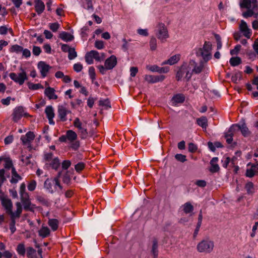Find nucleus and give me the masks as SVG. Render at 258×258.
I'll use <instances>...</instances> for the list:
<instances>
[{"mask_svg":"<svg viewBox=\"0 0 258 258\" xmlns=\"http://www.w3.org/2000/svg\"><path fill=\"white\" fill-rule=\"evenodd\" d=\"M61 172H59L57 176L54 178H47L44 182V188L49 192L52 194L55 191H58V189L60 190L62 189V186L60 185L59 178Z\"/></svg>","mask_w":258,"mask_h":258,"instance_id":"obj_1","label":"nucleus"},{"mask_svg":"<svg viewBox=\"0 0 258 258\" xmlns=\"http://www.w3.org/2000/svg\"><path fill=\"white\" fill-rule=\"evenodd\" d=\"M194 72V64L191 61L184 63L178 71L176 74L177 80H180L184 78L186 80H189L191 77Z\"/></svg>","mask_w":258,"mask_h":258,"instance_id":"obj_2","label":"nucleus"},{"mask_svg":"<svg viewBox=\"0 0 258 258\" xmlns=\"http://www.w3.org/2000/svg\"><path fill=\"white\" fill-rule=\"evenodd\" d=\"M19 194L24 210L25 211H34V209L36 208L35 205L31 203L29 198V195L28 193L26 191V185L24 183H22L20 185Z\"/></svg>","mask_w":258,"mask_h":258,"instance_id":"obj_3","label":"nucleus"},{"mask_svg":"<svg viewBox=\"0 0 258 258\" xmlns=\"http://www.w3.org/2000/svg\"><path fill=\"white\" fill-rule=\"evenodd\" d=\"M212 44L210 42L206 41L202 48H200L196 52L197 56H201L205 62L211 58Z\"/></svg>","mask_w":258,"mask_h":258,"instance_id":"obj_4","label":"nucleus"},{"mask_svg":"<svg viewBox=\"0 0 258 258\" xmlns=\"http://www.w3.org/2000/svg\"><path fill=\"white\" fill-rule=\"evenodd\" d=\"M214 247L213 241L206 239L203 240L197 245V250L200 252L209 253L211 252Z\"/></svg>","mask_w":258,"mask_h":258,"instance_id":"obj_5","label":"nucleus"},{"mask_svg":"<svg viewBox=\"0 0 258 258\" xmlns=\"http://www.w3.org/2000/svg\"><path fill=\"white\" fill-rule=\"evenodd\" d=\"M74 126L78 129V132L80 137L82 139H85L88 136V132L86 127V123L82 122L79 118L76 117L73 121Z\"/></svg>","mask_w":258,"mask_h":258,"instance_id":"obj_6","label":"nucleus"},{"mask_svg":"<svg viewBox=\"0 0 258 258\" xmlns=\"http://www.w3.org/2000/svg\"><path fill=\"white\" fill-rule=\"evenodd\" d=\"M21 72L19 73H11L9 76L11 80L15 82L22 85L26 80H28V76L26 71L22 68L20 69Z\"/></svg>","mask_w":258,"mask_h":258,"instance_id":"obj_7","label":"nucleus"},{"mask_svg":"<svg viewBox=\"0 0 258 258\" xmlns=\"http://www.w3.org/2000/svg\"><path fill=\"white\" fill-rule=\"evenodd\" d=\"M16 206L17 209L15 215L10 216L11 222L9 223V228L12 234H14L16 231V227L15 226L16 222V219L20 218L22 212V207L20 202H17L16 203Z\"/></svg>","mask_w":258,"mask_h":258,"instance_id":"obj_8","label":"nucleus"},{"mask_svg":"<svg viewBox=\"0 0 258 258\" xmlns=\"http://www.w3.org/2000/svg\"><path fill=\"white\" fill-rule=\"evenodd\" d=\"M156 35L162 42H164L169 35L167 27L163 23L159 24L157 27Z\"/></svg>","mask_w":258,"mask_h":258,"instance_id":"obj_9","label":"nucleus"},{"mask_svg":"<svg viewBox=\"0 0 258 258\" xmlns=\"http://www.w3.org/2000/svg\"><path fill=\"white\" fill-rule=\"evenodd\" d=\"M66 135L68 143L71 144V148L74 150H77L80 147V142L77 140L78 138L77 133L70 130L67 131Z\"/></svg>","mask_w":258,"mask_h":258,"instance_id":"obj_10","label":"nucleus"},{"mask_svg":"<svg viewBox=\"0 0 258 258\" xmlns=\"http://www.w3.org/2000/svg\"><path fill=\"white\" fill-rule=\"evenodd\" d=\"M2 205L3 207L5 208L6 211V213L10 215V216L15 215L16 213V211L14 212L12 211L13 209V203L10 199L4 197L1 199Z\"/></svg>","mask_w":258,"mask_h":258,"instance_id":"obj_11","label":"nucleus"},{"mask_svg":"<svg viewBox=\"0 0 258 258\" xmlns=\"http://www.w3.org/2000/svg\"><path fill=\"white\" fill-rule=\"evenodd\" d=\"M238 130L241 131L242 135L245 137L249 136L250 134L245 123H242L241 124H233L230 126V131L236 132Z\"/></svg>","mask_w":258,"mask_h":258,"instance_id":"obj_12","label":"nucleus"},{"mask_svg":"<svg viewBox=\"0 0 258 258\" xmlns=\"http://www.w3.org/2000/svg\"><path fill=\"white\" fill-rule=\"evenodd\" d=\"M28 114L25 113L24 108L21 106L16 107L12 114V119L14 122L18 121L23 116H27Z\"/></svg>","mask_w":258,"mask_h":258,"instance_id":"obj_13","label":"nucleus"},{"mask_svg":"<svg viewBox=\"0 0 258 258\" xmlns=\"http://www.w3.org/2000/svg\"><path fill=\"white\" fill-rule=\"evenodd\" d=\"M239 30L242 33L244 36L248 39L250 38L252 31L251 29L248 28L246 22L243 20H241L239 25Z\"/></svg>","mask_w":258,"mask_h":258,"instance_id":"obj_14","label":"nucleus"},{"mask_svg":"<svg viewBox=\"0 0 258 258\" xmlns=\"http://www.w3.org/2000/svg\"><path fill=\"white\" fill-rule=\"evenodd\" d=\"M35 135L32 132H28L25 135L21 137V140L24 145L30 146L31 142L35 138Z\"/></svg>","mask_w":258,"mask_h":258,"instance_id":"obj_15","label":"nucleus"},{"mask_svg":"<svg viewBox=\"0 0 258 258\" xmlns=\"http://www.w3.org/2000/svg\"><path fill=\"white\" fill-rule=\"evenodd\" d=\"M58 116L62 121H65L67 120V115L71 113L66 107L63 105H59L57 109Z\"/></svg>","mask_w":258,"mask_h":258,"instance_id":"obj_16","label":"nucleus"},{"mask_svg":"<svg viewBox=\"0 0 258 258\" xmlns=\"http://www.w3.org/2000/svg\"><path fill=\"white\" fill-rule=\"evenodd\" d=\"M37 67L43 78H44L47 76L49 70L51 68L48 64L42 61L38 62Z\"/></svg>","mask_w":258,"mask_h":258,"instance_id":"obj_17","label":"nucleus"},{"mask_svg":"<svg viewBox=\"0 0 258 258\" xmlns=\"http://www.w3.org/2000/svg\"><path fill=\"white\" fill-rule=\"evenodd\" d=\"M144 79L148 83H155L163 81L165 79V76L163 75L152 76L146 75L145 76Z\"/></svg>","mask_w":258,"mask_h":258,"instance_id":"obj_18","label":"nucleus"},{"mask_svg":"<svg viewBox=\"0 0 258 258\" xmlns=\"http://www.w3.org/2000/svg\"><path fill=\"white\" fill-rule=\"evenodd\" d=\"M105 66L107 70H111L115 67L117 64V58L114 55H112L107 58L105 61Z\"/></svg>","mask_w":258,"mask_h":258,"instance_id":"obj_19","label":"nucleus"},{"mask_svg":"<svg viewBox=\"0 0 258 258\" xmlns=\"http://www.w3.org/2000/svg\"><path fill=\"white\" fill-rule=\"evenodd\" d=\"M45 112L48 119L49 124H54V121L53 118L54 117V112L53 107L51 106H47L45 109Z\"/></svg>","mask_w":258,"mask_h":258,"instance_id":"obj_20","label":"nucleus"},{"mask_svg":"<svg viewBox=\"0 0 258 258\" xmlns=\"http://www.w3.org/2000/svg\"><path fill=\"white\" fill-rule=\"evenodd\" d=\"M218 161V158L217 157H214L210 161L211 167L209 170L212 173L217 172L219 170L220 167L217 162Z\"/></svg>","mask_w":258,"mask_h":258,"instance_id":"obj_21","label":"nucleus"},{"mask_svg":"<svg viewBox=\"0 0 258 258\" xmlns=\"http://www.w3.org/2000/svg\"><path fill=\"white\" fill-rule=\"evenodd\" d=\"M35 9L38 15L43 13L45 9V5L41 0H35Z\"/></svg>","mask_w":258,"mask_h":258,"instance_id":"obj_22","label":"nucleus"},{"mask_svg":"<svg viewBox=\"0 0 258 258\" xmlns=\"http://www.w3.org/2000/svg\"><path fill=\"white\" fill-rule=\"evenodd\" d=\"M55 90L48 87L45 89L44 94L48 97V98L50 100L51 99H56L58 97L55 93Z\"/></svg>","mask_w":258,"mask_h":258,"instance_id":"obj_23","label":"nucleus"},{"mask_svg":"<svg viewBox=\"0 0 258 258\" xmlns=\"http://www.w3.org/2000/svg\"><path fill=\"white\" fill-rule=\"evenodd\" d=\"M180 55L176 54L170 57L168 60L163 61L162 65L169 64L173 65L176 63L180 59Z\"/></svg>","mask_w":258,"mask_h":258,"instance_id":"obj_24","label":"nucleus"},{"mask_svg":"<svg viewBox=\"0 0 258 258\" xmlns=\"http://www.w3.org/2000/svg\"><path fill=\"white\" fill-rule=\"evenodd\" d=\"M60 164V161L58 157H54L50 162L45 165L47 167H50L52 169L56 170L59 167Z\"/></svg>","mask_w":258,"mask_h":258,"instance_id":"obj_25","label":"nucleus"},{"mask_svg":"<svg viewBox=\"0 0 258 258\" xmlns=\"http://www.w3.org/2000/svg\"><path fill=\"white\" fill-rule=\"evenodd\" d=\"M258 172V163L252 165L250 168L247 169L246 175L248 177H253Z\"/></svg>","mask_w":258,"mask_h":258,"instance_id":"obj_26","label":"nucleus"},{"mask_svg":"<svg viewBox=\"0 0 258 258\" xmlns=\"http://www.w3.org/2000/svg\"><path fill=\"white\" fill-rule=\"evenodd\" d=\"M59 37L66 42L71 41L74 39L73 35L65 31L61 32L59 34Z\"/></svg>","mask_w":258,"mask_h":258,"instance_id":"obj_27","label":"nucleus"},{"mask_svg":"<svg viewBox=\"0 0 258 258\" xmlns=\"http://www.w3.org/2000/svg\"><path fill=\"white\" fill-rule=\"evenodd\" d=\"M184 96L180 94L175 95L172 98L171 102L173 105L181 103L184 101Z\"/></svg>","mask_w":258,"mask_h":258,"instance_id":"obj_28","label":"nucleus"},{"mask_svg":"<svg viewBox=\"0 0 258 258\" xmlns=\"http://www.w3.org/2000/svg\"><path fill=\"white\" fill-rule=\"evenodd\" d=\"M197 123L200 126L202 127L203 130H206L208 126L207 118L205 116H202L200 118H198L197 119Z\"/></svg>","mask_w":258,"mask_h":258,"instance_id":"obj_29","label":"nucleus"},{"mask_svg":"<svg viewBox=\"0 0 258 258\" xmlns=\"http://www.w3.org/2000/svg\"><path fill=\"white\" fill-rule=\"evenodd\" d=\"M48 224L50 227L51 230L55 231L58 228L59 222L56 219H49Z\"/></svg>","mask_w":258,"mask_h":258,"instance_id":"obj_30","label":"nucleus"},{"mask_svg":"<svg viewBox=\"0 0 258 258\" xmlns=\"http://www.w3.org/2000/svg\"><path fill=\"white\" fill-rule=\"evenodd\" d=\"M50 233L49 229L46 226H42L38 231L39 235L43 238L48 237Z\"/></svg>","mask_w":258,"mask_h":258,"instance_id":"obj_31","label":"nucleus"},{"mask_svg":"<svg viewBox=\"0 0 258 258\" xmlns=\"http://www.w3.org/2000/svg\"><path fill=\"white\" fill-rule=\"evenodd\" d=\"M21 179V177L17 173L15 168H12V178L10 182L12 183H16L19 180Z\"/></svg>","mask_w":258,"mask_h":258,"instance_id":"obj_32","label":"nucleus"},{"mask_svg":"<svg viewBox=\"0 0 258 258\" xmlns=\"http://www.w3.org/2000/svg\"><path fill=\"white\" fill-rule=\"evenodd\" d=\"M152 252L155 258H157L158 254V241L156 239L153 240V245L152 247Z\"/></svg>","mask_w":258,"mask_h":258,"instance_id":"obj_33","label":"nucleus"},{"mask_svg":"<svg viewBox=\"0 0 258 258\" xmlns=\"http://www.w3.org/2000/svg\"><path fill=\"white\" fill-rule=\"evenodd\" d=\"M235 131H230V127L229 128L228 132L225 134V138L228 144H231L233 141V136Z\"/></svg>","mask_w":258,"mask_h":258,"instance_id":"obj_34","label":"nucleus"},{"mask_svg":"<svg viewBox=\"0 0 258 258\" xmlns=\"http://www.w3.org/2000/svg\"><path fill=\"white\" fill-rule=\"evenodd\" d=\"M255 7H256V4L255 5L253 4V8L252 9H247V10L245 12L242 13L243 17L247 18L252 16L253 15V11Z\"/></svg>","mask_w":258,"mask_h":258,"instance_id":"obj_35","label":"nucleus"},{"mask_svg":"<svg viewBox=\"0 0 258 258\" xmlns=\"http://www.w3.org/2000/svg\"><path fill=\"white\" fill-rule=\"evenodd\" d=\"M247 193L249 195H251L254 192V185L251 182H247L245 186Z\"/></svg>","mask_w":258,"mask_h":258,"instance_id":"obj_36","label":"nucleus"},{"mask_svg":"<svg viewBox=\"0 0 258 258\" xmlns=\"http://www.w3.org/2000/svg\"><path fill=\"white\" fill-rule=\"evenodd\" d=\"M181 208L183 211L186 214L190 213L192 210V206L188 202L185 203Z\"/></svg>","mask_w":258,"mask_h":258,"instance_id":"obj_37","label":"nucleus"},{"mask_svg":"<svg viewBox=\"0 0 258 258\" xmlns=\"http://www.w3.org/2000/svg\"><path fill=\"white\" fill-rule=\"evenodd\" d=\"M22 50L23 47L17 44L12 45L10 49V51L11 52H15L16 53L22 52Z\"/></svg>","mask_w":258,"mask_h":258,"instance_id":"obj_38","label":"nucleus"},{"mask_svg":"<svg viewBox=\"0 0 258 258\" xmlns=\"http://www.w3.org/2000/svg\"><path fill=\"white\" fill-rule=\"evenodd\" d=\"M241 59L239 57H233L230 59L229 62L233 67L239 65L241 63Z\"/></svg>","mask_w":258,"mask_h":258,"instance_id":"obj_39","label":"nucleus"},{"mask_svg":"<svg viewBox=\"0 0 258 258\" xmlns=\"http://www.w3.org/2000/svg\"><path fill=\"white\" fill-rule=\"evenodd\" d=\"M91 54H93V58L98 61H101L104 57L103 53L102 54V56H101L99 52L95 50H91Z\"/></svg>","mask_w":258,"mask_h":258,"instance_id":"obj_40","label":"nucleus"},{"mask_svg":"<svg viewBox=\"0 0 258 258\" xmlns=\"http://www.w3.org/2000/svg\"><path fill=\"white\" fill-rule=\"evenodd\" d=\"M85 61L88 64H91L92 63H93V54H91V51H89V52H88L85 56Z\"/></svg>","mask_w":258,"mask_h":258,"instance_id":"obj_41","label":"nucleus"},{"mask_svg":"<svg viewBox=\"0 0 258 258\" xmlns=\"http://www.w3.org/2000/svg\"><path fill=\"white\" fill-rule=\"evenodd\" d=\"M17 251L20 255L24 256L26 252V249L25 248L24 244L23 243H20L18 245L17 247Z\"/></svg>","mask_w":258,"mask_h":258,"instance_id":"obj_42","label":"nucleus"},{"mask_svg":"<svg viewBox=\"0 0 258 258\" xmlns=\"http://www.w3.org/2000/svg\"><path fill=\"white\" fill-rule=\"evenodd\" d=\"M251 4H252V2L251 0H243L240 3V6L241 8L249 9L251 8Z\"/></svg>","mask_w":258,"mask_h":258,"instance_id":"obj_43","label":"nucleus"},{"mask_svg":"<svg viewBox=\"0 0 258 258\" xmlns=\"http://www.w3.org/2000/svg\"><path fill=\"white\" fill-rule=\"evenodd\" d=\"M203 219V216L202 213L201 212L199 215L198 222L197 224L196 228L195 229V237L198 234L199 229L201 227L202 221Z\"/></svg>","mask_w":258,"mask_h":258,"instance_id":"obj_44","label":"nucleus"},{"mask_svg":"<svg viewBox=\"0 0 258 258\" xmlns=\"http://www.w3.org/2000/svg\"><path fill=\"white\" fill-rule=\"evenodd\" d=\"M54 157H53V154L51 152L46 153L44 155V160L46 165L48 162H50Z\"/></svg>","mask_w":258,"mask_h":258,"instance_id":"obj_45","label":"nucleus"},{"mask_svg":"<svg viewBox=\"0 0 258 258\" xmlns=\"http://www.w3.org/2000/svg\"><path fill=\"white\" fill-rule=\"evenodd\" d=\"M28 88L33 90H38L39 89L43 88V87L40 84H33L28 83Z\"/></svg>","mask_w":258,"mask_h":258,"instance_id":"obj_46","label":"nucleus"},{"mask_svg":"<svg viewBox=\"0 0 258 258\" xmlns=\"http://www.w3.org/2000/svg\"><path fill=\"white\" fill-rule=\"evenodd\" d=\"M89 75L92 81L93 82L96 79V73L95 69L93 67H90L89 68Z\"/></svg>","mask_w":258,"mask_h":258,"instance_id":"obj_47","label":"nucleus"},{"mask_svg":"<svg viewBox=\"0 0 258 258\" xmlns=\"http://www.w3.org/2000/svg\"><path fill=\"white\" fill-rule=\"evenodd\" d=\"M36 181L34 180H32L29 182L28 184V189L31 191H34L36 188Z\"/></svg>","mask_w":258,"mask_h":258,"instance_id":"obj_48","label":"nucleus"},{"mask_svg":"<svg viewBox=\"0 0 258 258\" xmlns=\"http://www.w3.org/2000/svg\"><path fill=\"white\" fill-rule=\"evenodd\" d=\"M150 47L151 50H155L157 48V40L155 38H151L150 41Z\"/></svg>","mask_w":258,"mask_h":258,"instance_id":"obj_49","label":"nucleus"},{"mask_svg":"<svg viewBox=\"0 0 258 258\" xmlns=\"http://www.w3.org/2000/svg\"><path fill=\"white\" fill-rule=\"evenodd\" d=\"M68 53V58L70 60H72L77 56V53L74 48H72Z\"/></svg>","mask_w":258,"mask_h":258,"instance_id":"obj_50","label":"nucleus"},{"mask_svg":"<svg viewBox=\"0 0 258 258\" xmlns=\"http://www.w3.org/2000/svg\"><path fill=\"white\" fill-rule=\"evenodd\" d=\"M26 250L27 256L29 258H32L36 252V250L32 247H28Z\"/></svg>","mask_w":258,"mask_h":258,"instance_id":"obj_51","label":"nucleus"},{"mask_svg":"<svg viewBox=\"0 0 258 258\" xmlns=\"http://www.w3.org/2000/svg\"><path fill=\"white\" fill-rule=\"evenodd\" d=\"M175 158L176 160L181 162H184L186 160V156L181 154H176L175 155Z\"/></svg>","mask_w":258,"mask_h":258,"instance_id":"obj_52","label":"nucleus"},{"mask_svg":"<svg viewBox=\"0 0 258 258\" xmlns=\"http://www.w3.org/2000/svg\"><path fill=\"white\" fill-rule=\"evenodd\" d=\"M215 39L217 41V48L218 50L222 48V44L221 42V38L219 35H215Z\"/></svg>","mask_w":258,"mask_h":258,"instance_id":"obj_53","label":"nucleus"},{"mask_svg":"<svg viewBox=\"0 0 258 258\" xmlns=\"http://www.w3.org/2000/svg\"><path fill=\"white\" fill-rule=\"evenodd\" d=\"M85 168V164L83 162H79L76 164L75 166L76 171L78 172H80L82 171Z\"/></svg>","mask_w":258,"mask_h":258,"instance_id":"obj_54","label":"nucleus"},{"mask_svg":"<svg viewBox=\"0 0 258 258\" xmlns=\"http://www.w3.org/2000/svg\"><path fill=\"white\" fill-rule=\"evenodd\" d=\"M49 28L53 31L56 32L59 27V25L57 23H50L49 24Z\"/></svg>","mask_w":258,"mask_h":258,"instance_id":"obj_55","label":"nucleus"},{"mask_svg":"<svg viewBox=\"0 0 258 258\" xmlns=\"http://www.w3.org/2000/svg\"><path fill=\"white\" fill-rule=\"evenodd\" d=\"M73 69L76 72H80L83 69V65L80 62L75 63L73 66Z\"/></svg>","mask_w":258,"mask_h":258,"instance_id":"obj_56","label":"nucleus"},{"mask_svg":"<svg viewBox=\"0 0 258 258\" xmlns=\"http://www.w3.org/2000/svg\"><path fill=\"white\" fill-rule=\"evenodd\" d=\"M147 69L151 72L159 73V67L157 65L147 66Z\"/></svg>","mask_w":258,"mask_h":258,"instance_id":"obj_57","label":"nucleus"},{"mask_svg":"<svg viewBox=\"0 0 258 258\" xmlns=\"http://www.w3.org/2000/svg\"><path fill=\"white\" fill-rule=\"evenodd\" d=\"M204 66V62L201 61L198 66H195V73H200L202 71Z\"/></svg>","mask_w":258,"mask_h":258,"instance_id":"obj_58","label":"nucleus"},{"mask_svg":"<svg viewBox=\"0 0 258 258\" xmlns=\"http://www.w3.org/2000/svg\"><path fill=\"white\" fill-rule=\"evenodd\" d=\"M41 52V48L38 46H34L32 49V53L34 55L38 56Z\"/></svg>","mask_w":258,"mask_h":258,"instance_id":"obj_59","label":"nucleus"},{"mask_svg":"<svg viewBox=\"0 0 258 258\" xmlns=\"http://www.w3.org/2000/svg\"><path fill=\"white\" fill-rule=\"evenodd\" d=\"M95 47L98 49H102L104 47V43L102 41H96L95 42Z\"/></svg>","mask_w":258,"mask_h":258,"instance_id":"obj_60","label":"nucleus"},{"mask_svg":"<svg viewBox=\"0 0 258 258\" xmlns=\"http://www.w3.org/2000/svg\"><path fill=\"white\" fill-rule=\"evenodd\" d=\"M241 48L240 45H237L234 48L230 50V54L232 55L237 54Z\"/></svg>","mask_w":258,"mask_h":258,"instance_id":"obj_61","label":"nucleus"},{"mask_svg":"<svg viewBox=\"0 0 258 258\" xmlns=\"http://www.w3.org/2000/svg\"><path fill=\"white\" fill-rule=\"evenodd\" d=\"M83 5L84 8L87 9H92L93 7L92 3L91 0H85V2H83Z\"/></svg>","mask_w":258,"mask_h":258,"instance_id":"obj_62","label":"nucleus"},{"mask_svg":"<svg viewBox=\"0 0 258 258\" xmlns=\"http://www.w3.org/2000/svg\"><path fill=\"white\" fill-rule=\"evenodd\" d=\"M62 181L64 183L69 184L71 181V178L70 176L68 175V171L63 175L62 177Z\"/></svg>","mask_w":258,"mask_h":258,"instance_id":"obj_63","label":"nucleus"},{"mask_svg":"<svg viewBox=\"0 0 258 258\" xmlns=\"http://www.w3.org/2000/svg\"><path fill=\"white\" fill-rule=\"evenodd\" d=\"M71 162L69 160H64L62 163V168L63 169H67L71 166Z\"/></svg>","mask_w":258,"mask_h":258,"instance_id":"obj_64","label":"nucleus"}]
</instances>
